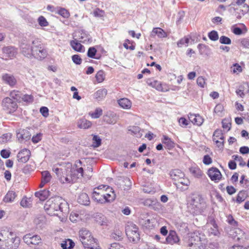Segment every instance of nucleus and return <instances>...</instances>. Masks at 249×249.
<instances>
[{"label": "nucleus", "instance_id": "nucleus-38", "mask_svg": "<svg viewBox=\"0 0 249 249\" xmlns=\"http://www.w3.org/2000/svg\"><path fill=\"white\" fill-rule=\"evenodd\" d=\"M17 195L13 191H9L5 196L3 200L5 202H12L16 198Z\"/></svg>", "mask_w": 249, "mask_h": 249}, {"label": "nucleus", "instance_id": "nucleus-3", "mask_svg": "<svg viewBox=\"0 0 249 249\" xmlns=\"http://www.w3.org/2000/svg\"><path fill=\"white\" fill-rule=\"evenodd\" d=\"M19 244V238L14 236L11 232L4 231L0 233V249H17Z\"/></svg>", "mask_w": 249, "mask_h": 249}, {"label": "nucleus", "instance_id": "nucleus-4", "mask_svg": "<svg viewBox=\"0 0 249 249\" xmlns=\"http://www.w3.org/2000/svg\"><path fill=\"white\" fill-rule=\"evenodd\" d=\"M206 208V204L204 199L199 195L194 196L188 205V211L192 214L201 213Z\"/></svg>", "mask_w": 249, "mask_h": 249}, {"label": "nucleus", "instance_id": "nucleus-5", "mask_svg": "<svg viewBox=\"0 0 249 249\" xmlns=\"http://www.w3.org/2000/svg\"><path fill=\"white\" fill-rule=\"evenodd\" d=\"M79 239L85 249H101L89 231L82 229L79 231Z\"/></svg>", "mask_w": 249, "mask_h": 249}, {"label": "nucleus", "instance_id": "nucleus-20", "mask_svg": "<svg viewBox=\"0 0 249 249\" xmlns=\"http://www.w3.org/2000/svg\"><path fill=\"white\" fill-rule=\"evenodd\" d=\"M170 176L171 178L176 181V182H177V181H179L182 177H185L184 173L179 169L171 170L170 172Z\"/></svg>", "mask_w": 249, "mask_h": 249}, {"label": "nucleus", "instance_id": "nucleus-26", "mask_svg": "<svg viewBox=\"0 0 249 249\" xmlns=\"http://www.w3.org/2000/svg\"><path fill=\"white\" fill-rule=\"evenodd\" d=\"M78 42H79V40H76V39H74V40L71 41L70 45L72 49L75 51L78 52H83L84 51V47Z\"/></svg>", "mask_w": 249, "mask_h": 249}, {"label": "nucleus", "instance_id": "nucleus-58", "mask_svg": "<svg viewBox=\"0 0 249 249\" xmlns=\"http://www.w3.org/2000/svg\"><path fill=\"white\" fill-rule=\"evenodd\" d=\"M97 52L96 49L94 47H90L87 53V55L90 58H94Z\"/></svg>", "mask_w": 249, "mask_h": 249}, {"label": "nucleus", "instance_id": "nucleus-1", "mask_svg": "<svg viewBox=\"0 0 249 249\" xmlns=\"http://www.w3.org/2000/svg\"><path fill=\"white\" fill-rule=\"evenodd\" d=\"M44 208L51 215H58L59 212H65L68 209L67 202L61 197L56 196L48 199L45 202Z\"/></svg>", "mask_w": 249, "mask_h": 249}, {"label": "nucleus", "instance_id": "nucleus-55", "mask_svg": "<svg viewBox=\"0 0 249 249\" xmlns=\"http://www.w3.org/2000/svg\"><path fill=\"white\" fill-rule=\"evenodd\" d=\"M93 145L95 147H99L101 144V139L100 138V137L97 135H94L93 137Z\"/></svg>", "mask_w": 249, "mask_h": 249}, {"label": "nucleus", "instance_id": "nucleus-8", "mask_svg": "<svg viewBox=\"0 0 249 249\" xmlns=\"http://www.w3.org/2000/svg\"><path fill=\"white\" fill-rule=\"evenodd\" d=\"M106 186L103 185L94 188L92 197L95 201L101 204L105 203L106 196L104 195V189H103Z\"/></svg>", "mask_w": 249, "mask_h": 249}, {"label": "nucleus", "instance_id": "nucleus-63", "mask_svg": "<svg viewBox=\"0 0 249 249\" xmlns=\"http://www.w3.org/2000/svg\"><path fill=\"white\" fill-rule=\"evenodd\" d=\"M196 83L198 86L201 88H204L206 84L205 80L202 76H199L197 78Z\"/></svg>", "mask_w": 249, "mask_h": 249}, {"label": "nucleus", "instance_id": "nucleus-24", "mask_svg": "<svg viewBox=\"0 0 249 249\" xmlns=\"http://www.w3.org/2000/svg\"><path fill=\"white\" fill-rule=\"evenodd\" d=\"M77 201L79 203L84 205H89L90 203L88 195L85 193H82L78 196Z\"/></svg>", "mask_w": 249, "mask_h": 249}, {"label": "nucleus", "instance_id": "nucleus-23", "mask_svg": "<svg viewBox=\"0 0 249 249\" xmlns=\"http://www.w3.org/2000/svg\"><path fill=\"white\" fill-rule=\"evenodd\" d=\"M3 80L10 86H14L17 83V80L15 77L9 74H5L2 76Z\"/></svg>", "mask_w": 249, "mask_h": 249}, {"label": "nucleus", "instance_id": "nucleus-30", "mask_svg": "<svg viewBox=\"0 0 249 249\" xmlns=\"http://www.w3.org/2000/svg\"><path fill=\"white\" fill-rule=\"evenodd\" d=\"M119 106L124 109H129L131 107V101L127 98H122L118 100Z\"/></svg>", "mask_w": 249, "mask_h": 249}, {"label": "nucleus", "instance_id": "nucleus-42", "mask_svg": "<svg viewBox=\"0 0 249 249\" xmlns=\"http://www.w3.org/2000/svg\"><path fill=\"white\" fill-rule=\"evenodd\" d=\"M144 205L149 207H153L154 209L155 207L154 206H156L158 208V207H160V203L158 202L156 199H147L144 201Z\"/></svg>", "mask_w": 249, "mask_h": 249}, {"label": "nucleus", "instance_id": "nucleus-35", "mask_svg": "<svg viewBox=\"0 0 249 249\" xmlns=\"http://www.w3.org/2000/svg\"><path fill=\"white\" fill-rule=\"evenodd\" d=\"M189 171L191 174L195 178H200L203 173L202 171L197 166L191 167L189 168Z\"/></svg>", "mask_w": 249, "mask_h": 249}, {"label": "nucleus", "instance_id": "nucleus-13", "mask_svg": "<svg viewBox=\"0 0 249 249\" xmlns=\"http://www.w3.org/2000/svg\"><path fill=\"white\" fill-rule=\"evenodd\" d=\"M21 53L28 58L33 57V45L29 43L22 42L20 46Z\"/></svg>", "mask_w": 249, "mask_h": 249}, {"label": "nucleus", "instance_id": "nucleus-39", "mask_svg": "<svg viewBox=\"0 0 249 249\" xmlns=\"http://www.w3.org/2000/svg\"><path fill=\"white\" fill-rule=\"evenodd\" d=\"M211 227L208 229V232L210 234L213 235H218L219 233L218 230L217 226L214 221H212L210 223Z\"/></svg>", "mask_w": 249, "mask_h": 249}, {"label": "nucleus", "instance_id": "nucleus-10", "mask_svg": "<svg viewBox=\"0 0 249 249\" xmlns=\"http://www.w3.org/2000/svg\"><path fill=\"white\" fill-rule=\"evenodd\" d=\"M2 106L4 110H8L9 113L14 112L18 107L16 101L10 97H6L2 100Z\"/></svg>", "mask_w": 249, "mask_h": 249}, {"label": "nucleus", "instance_id": "nucleus-2", "mask_svg": "<svg viewBox=\"0 0 249 249\" xmlns=\"http://www.w3.org/2000/svg\"><path fill=\"white\" fill-rule=\"evenodd\" d=\"M54 171L59 180L63 184H70L75 182L76 180V178L74 176L75 172L78 173L79 176L84 177V171L82 167L77 169L69 167L67 168H56Z\"/></svg>", "mask_w": 249, "mask_h": 249}, {"label": "nucleus", "instance_id": "nucleus-51", "mask_svg": "<svg viewBox=\"0 0 249 249\" xmlns=\"http://www.w3.org/2000/svg\"><path fill=\"white\" fill-rule=\"evenodd\" d=\"M93 15L96 17L103 18L105 15V13L104 11L96 8L93 11Z\"/></svg>", "mask_w": 249, "mask_h": 249}, {"label": "nucleus", "instance_id": "nucleus-28", "mask_svg": "<svg viewBox=\"0 0 249 249\" xmlns=\"http://www.w3.org/2000/svg\"><path fill=\"white\" fill-rule=\"evenodd\" d=\"M155 35H157L160 38L165 37L167 36L166 32L160 28H154L153 29L151 36H153Z\"/></svg>", "mask_w": 249, "mask_h": 249}, {"label": "nucleus", "instance_id": "nucleus-45", "mask_svg": "<svg viewBox=\"0 0 249 249\" xmlns=\"http://www.w3.org/2000/svg\"><path fill=\"white\" fill-rule=\"evenodd\" d=\"M32 199L31 197H24L21 202L20 205L23 207H30L32 206Z\"/></svg>", "mask_w": 249, "mask_h": 249}, {"label": "nucleus", "instance_id": "nucleus-59", "mask_svg": "<svg viewBox=\"0 0 249 249\" xmlns=\"http://www.w3.org/2000/svg\"><path fill=\"white\" fill-rule=\"evenodd\" d=\"M227 222H228L229 224H230L231 226H234V227L237 226V225H238L237 222L234 219V218L232 217V216L231 215V214H229L227 216Z\"/></svg>", "mask_w": 249, "mask_h": 249}, {"label": "nucleus", "instance_id": "nucleus-29", "mask_svg": "<svg viewBox=\"0 0 249 249\" xmlns=\"http://www.w3.org/2000/svg\"><path fill=\"white\" fill-rule=\"evenodd\" d=\"M128 131L131 134H133L137 137H141L142 134L141 132V128L138 126H129L128 127Z\"/></svg>", "mask_w": 249, "mask_h": 249}, {"label": "nucleus", "instance_id": "nucleus-33", "mask_svg": "<svg viewBox=\"0 0 249 249\" xmlns=\"http://www.w3.org/2000/svg\"><path fill=\"white\" fill-rule=\"evenodd\" d=\"M107 94V90L105 89L98 90L94 94L95 98L98 101L104 99Z\"/></svg>", "mask_w": 249, "mask_h": 249}, {"label": "nucleus", "instance_id": "nucleus-64", "mask_svg": "<svg viewBox=\"0 0 249 249\" xmlns=\"http://www.w3.org/2000/svg\"><path fill=\"white\" fill-rule=\"evenodd\" d=\"M109 249H125V248L118 243H113L110 244Z\"/></svg>", "mask_w": 249, "mask_h": 249}, {"label": "nucleus", "instance_id": "nucleus-44", "mask_svg": "<svg viewBox=\"0 0 249 249\" xmlns=\"http://www.w3.org/2000/svg\"><path fill=\"white\" fill-rule=\"evenodd\" d=\"M231 12H232L233 11L234 12V15L236 17V18L238 19H240L245 14V12H243V9H240L238 8H236L234 7H231L229 10Z\"/></svg>", "mask_w": 249, "mask_h": 249}, {"label": "nucleus", "instance_id": "nucleus-52", "mask_svg": "<svg viewBox=\"0 0 249 249\" xmlns=\"http://www.w3.org/2000/svg\"><path fill=\"white\" fill-rule=\"evenodd\" d=\"M189 42V39L187 37H184L180 39L177 43V45L178 47H181L183 45H185L186 46Z\"/></svg>", "mask_w": 249, "mask_h": 249}, {"label": "nucleus", "instance_id": "nucleus-21", "mask_svg": "<svg viewBox=\"0 0 249 249\" xmlns=\"http://www.w3.org/2000/svg\"><path fill=\"white\" fill-rule=\"evenodd\" d=\"M188 117L193 124L198 126H200L203 122V119L199 115L189 114Z\"/></svg>", "mask_w": 249, "mask_h": 249}, {"label": "nucleus", "instance_id": "nucleus-50", "mask_svg": "<svg viewBox=\"0 0 249 249\" xmlns=\"http://www.w3.org/2000/svg\"><path fill=\"white\" fill-rule=\"evenodd\" d=\"M57 13L64 18H68L70 17V13L65 8H61L58 10Z\"/></svg>", "mask_w": 249, "mask_h": 249}, {"label": "nucleus", "instance_id": "nucleus-19", "mask_svg": "<svg viewBox=\"0 0 249 249\" xmlns=\"http://www.w3.org/2000/svg\"><path fill=\"white\" fill-rule=\"evenodd\" d=\"M30 151L27 149H24L20 151L17 155L18 160L21 162H27L30 157Z\"/></svg>", "mask_w": 249, "mask_h": 249}, {"label": "nucleus", "instance_id": "nucleus-34", "mask_svg": "<svg viewBox=\"0 0 249 249\" xmlns=\"http://www.w3.org/2000/svg\"><path fill=\"white\" fill-rule=\"evenodd\" d=\"M230 234L231 235L233 238L238 240L242 238L243 235V232L239 229L235 228L230 231Z\"/></svg>", "mask_w": 249, "mask_h": 249}, {"label": "nucleus", "instance_id": "nucleus-53", "mask_svg": "<svg viewBox=\"0 0 249 249\" xmlns=\"http://www.w3.org/2000/svg\"><path fill=\"white\" fill-rule=\"evenodd\" d=\"M209 38L213 41H216L218 39V33L215 31H212L208 34Z\"/></svg>", "mask_w": 249, "mask_h": 249}, {"label": "nucleus", "instance_id": "nucleus-32", "mask_svg": "<svg viewBox=\"0 0 249 249\" xmlns=\"http://www.w3.org/2000/svg\"><path fill=\"white\" fill-rule=\"evenodd\" d=\"M35 196L39 198L40 200L43 201L50 196V191L43 190L35 193Z\"/></svg>", "mask_w": 249, "mask_h": 249}, {"label": "nucleus", "instance_id": "nucleus-46", "mask_svg": "<svg viewBox=\"0 0 249 249\" xmlns=\"http://www.w3.org/2000/svg\"><path fill=\"white\" fill-rule=\"evenodd\" d=\"M103 113V110L101 108H97L94 112H89V115L91 116L92 118L97 119L99 118Z\"/></svg>", "mask_w": 249, "mask_h": 249}, {"label": "nucleus", "instance_id": "nucleus-41", "mask_svg": "<svg viewBox=\"0 0 249 249\" xmlns=\"http://www.w3.org/2000/svg\"><path fill=\"white\" fill-rule=\"evenodd\" d=\"M247 196L248 194L246 191H240L237 196L236 201L238 203H240L243 202L247 198Z\"/></svg>", "mask_w": 249, "mask_h": 249}, {"label": "nucleus", "instance_id": "nucleus-15", "mask_svg": "<svg viewBox=\"0 0 249 249\" xmlns=\"http://www.w3.org/2000/svg\"><path fill=\"white\" fill-rule=\"evenodd\" d=\"M208 175L211 179L215 182L219 181L221 178L222 177V175L219 170L215 167H212L209 169Z\"/></svg>", "mask_w": 249, "mask_h": 249}, {"label": "nucleus", "instance_id": "nucleus-54", "mask_svg": "<svg viewBox=\"0 0 249 249\" xmlns=\"http://www.w3.org/2000/svg\"><path fill=\"white\" fill-rule=\"evenodd\" d=\"M219 42L221 44H227V45L231 44V39L226 36H222L220 37Z\"/></svg>", "mask_w": 249, "mask_h": 249}, {"label": "nucleus", "instance_id": "nucleus-12", "mask_svg": "<svg viewBox=\"0 0 249 249\" xmlns=\"http://www.w3.org/2000/svg\"><path fill=\"white\" fill-rule=\"evenodd\" d=\"M180 239L177 235V232L174 231H170L168 236L165 238L164 241H161V243L164 244L173 245L176 244H179Z\"/></svg>", "mask_w": 249, "mask_h": 249}, {"label": "nucleus", "instance_id": "nucleus-49", "mask_svg": "<svg viewBox=\"0 0 249 249\" xmlns=\"http://www.w3.org/2000/svg\"><path fill=\"white\" fill-rule=\"evenodd\" d=\"M95 77L98 83L102 82L105 79L104 72L102 70L98 71L96 74Z\"/></svg>", "mask_w": 249, "mask_h": 249}, {"label": "nucleus", "instance_id": "nucleus-9", "mask_svg": "<svg viewBox=\"0 0 249 249\" xmlns=\"http://www.w3.org/2000/svg\"><path fill=\"white\" fill-rule=\"evenodd\" d=\"M73 38L83 43H89L91 41V37L89 34L84 30H78L73 34Z\"/></svg>", "mask_w": 249, "mask_h": 249}, {"label": "nucleus", "instance_id": "nucleus-37", "mask_svg": "<svg viewBox=\"0 0 249 249\" xmlns=\"http://www.w3.org/2000/svg\"><path fill=\"white\" fill-rule=\"evenodd\" d=\"M61 246L62 249H72L74 246V243L72 240L68 239L63 241Z\"/></svg>", "mask_w": 249, "mask_h": 249}, {"label": "nucleus", "instance_id": "nucleus-22", "mask_svg": "<svg viewBox=\"0 0 249 249\" xmlns=\"http://www.w3.org/2000/svg\"><path fill=\"white\" fill-rule=\"evenodd\" d=\"M94 218L96 222L101 226H107V225L108 220L102 213H96Z\"/></svg>", "mask_w": 249, "mask_h": 249}, {"label": "nucleus", "instance_id": "nucleus-57", "mask_svg": "<svg viewBox=\"0 0 249 249\" xmlns=\"http://www.w3.org/2000/svg\"><path fill=\"white\" fill-rule=\"evenodd\" d=\"M38 22L41 26H47L49 24L48 22L46 19L43 16H40L38 18Z\"/></svg>", "mask_w": 249, "mask_h": 249}, {"label": "nucleus", "instance_id": "nucleus-47", "mask_svg": "<svg viewBox=\"0 0 249 249\" xmlns=\"http://www.w3.org/2000/svg\"><path fill=\"white\" fill-rule=\"evenodd\" d=\"M122 181L123 183L122 185L124 190H129L130 189L131 186V182L128 178H124Z\"/></svg>", "mask_w": 249, "mask_h": 249}, {"label": "nucleus", "instance_id": "nucleus-40", "mask_svg": "<svg viewBox=\"0 0 249 249\" xmlns=\"http://www.w3.org/2000/svg\"><path fill=\"white\" fill-rule=\"evenodd\" d=\"M22 93L18 90H13L10 93V98L14 101L20 102Z\"/></svg>", "mask_w": 249, "mask_h": 249}, {"label": "nucleus", "instance_id": "nucleus-36", "mask_svg": "<svg viewBox=\"0 0 249 249\" xmlns=\"http://www.w3.org/2000/svg\"><path fill=\"white\" fill-rule=\"evenodd\" d=\"M213 141L216 143H220V141H219L217 139H219L221 140H223L224 136L222 132V130L220 129H216L214 131L213 134Z\"/></svg>", "mask_w": 249, "mask_h": 249}, {"label": "nucleus", "instance_id": "nucleus-11", "mask_svg": "<svg viewBox=\"0 0 249 249\" xmlns=\"http://www.w3.org/2000/svg\"><path fill=\"white\" fill-rule=\"evenodd\" d=\"M23 240L28 245H38L41 241L40 236L32 233H28L25 235L23 237Z\"/></svg>", "mask_w": 249, "mask_h": 249}, {"label": "nucleus", "instance_id": "nucleus-14", "mask_svg": "<svg viewBox=\"0 0 249 249\" xmlns=\"http://www.w3.org/2000/svg\"><path fill=\"white\" fill-rule=\"evenodd\" d=\"M200 245V238L195 234H193L188 240V247H190V249H197Z\"/></svg>", "mask_w": 249, "mask_h": 249}, {"label": "nucleus", "instance_id": "nucleus-31", "mask_svg": "<svg viewBox=\"0 0 249 249\" xmlns=\"http://www.w3.org/2000/svg\"><path fill=\"white\" fill-rule=\"evenodd\" d=\"M77 124L78 127L82 129H88L89 128L92 124L91 122L84 118L79 120Z\"/></svg>", "mask_w": 249, "mask_h": 249}, {"label": "nucleus", "instance_id": "nucleus-60", "mask_svg": "<svg viewBox=\"0 0 249 249\" xmlns=\"http://www.w3.org/2000/svg\"><path fill=\"white\" fill-rule=\"evenodd\" d=\"M222 127L224 129H227L228 131L230 130L231 127V124L228 120L224 119L222 122Z\"/></svg>", "mask_w": 249, "mask_h": 249}, {"label": "nucleus", "instance_id": "nucleus-17", "mask_svg": "<svg viewBox=\"0 0 249 249\" xmlns=\"http://www.w3.org/2000/svg\"><path fill=\"white\" fill-rule=\"evenodd\" d=\"M147 83L148 85L155 88L159 91H165L167 90L166 88L164 87V86H165V85L162 84L160 82L157 80L148 79L147 81Z\"/></svg>", "mask_w": 249, "mask_h": 249}, {"label": "nucleus", "instance_id": "nucleus-6", "mask_svg": "<svg viewBox=\"0 0 249 249\" xmlns=\"http://www.w3.org/2000/svg\"><path fill=\"white\" fill-rule=\"evenodd\" d=\"M31 42L34 49L33 57L40 60L45 58L47 55V52L42 46L41 41L37 38H34Z\"/></svg>", "mask_w": 249, "mask_h": 249}, {"label": "nucleus", "instance_id": "nucleus-56", "mask_svg": "<svg viewBox=\"0 0 249 249\" xmlns=\"http://www.w3.org/2000/svg\"><path fill=\"white\" fill-rule=\"evenodd\" d=\"M21 100L27 103H31L33 101V97L31 95L22 94L21 101Z\"/></svg>", "mask_w": 249, "mask_h": 249}, {"label": "nucleus", "instance_id": "nucleus-25", "mask_svg": "<svg viewBox=\"0 0 249 249\" xmlns=\"http://www.w3.org/2000/svg\"><path fill=\"white\" fill-rule=\"evenodd\" d=\"M107 189L109 190V193H107V191L104 190V195L106 196L105 198V199H106L105 203L111 202L113 201L116 197V195L114 191H112V188L108 187Z\"/></svg>", "mask_w": 249, "mask_h": 249}, {"label": "nucleus", "instance_id": "nucleus-48", "mask_svg": "<svg viewBox=\"0 0 249 249\" xmlns=\"http://www.w3.org/2000/svg\"><path fill=\"white\" fill-rule=\"evenodd\" d=\"M42 180L46 183L49 182L51 179L50 173L48 171H45L42 172Z\"/></svg>", "mask_w": 249, "mask_h": 249}, {"label": "nucleus", "instance_id": "nucleus-18", "mask_svg": "<svg viewBox=\"0 0 249 249\" xmlns=\"http://www.w3.org/2000/svg\"><path fill=\"white\" fill-rule=\"evenodd\" d=\"M190 183V181L187 178L182 177L179 181L175 182V184L178 189H180L181 191H183L187 189Z\"/></svg>", "mask_w": 249, "mask_h": 249}, {"label": "nucleus", "instance_id": "nucleus-61", "mask_svg": "<svg viewBox=\"0 0 249 249\" xmlns=\"http://www.w3.org/2000/svg\"><path fill=\"white\" fill-rule=\"evenodd\" d=\"M11 136V135L10 133L4 134L0 137V142H6L10 139Z\"/></svg>", "mask_w": 249, "mask_h": 249}, {"label": "nucleus", "instance_id": "nucleus-16", "mask_svg": "<svg viewBox=\"0 0 249 249\" xmlns=\"http://www.w3.org/2000/svg\"><path fill=\"white\" fill-rule=\"evenodd\" d=\"M2 52L5 57L11 59L16 56L18 49L13 46H7L2 49Z\"/></svg>", "mask_w": 249, "mask_h": 249}, {"label": "nucleus", "instance_id": "nucleus-43", "mask_svg": "<svg viewBox=\"0 0 249 249\" xmlns=\"http://www.w3.org/2000/svg\"><path fill=\"white\" fill-rule=\"evenodd\" d=\"M162 143L165 144L168 149H171L175 146L174 142L166 136H163Z\"/></svg>", "mask_w": 249, "mask_h": 249}, {"label": "nucleus", "instance_id": "nucleus-7", "mask_svg": "<svg viewBox=\"0 0 249 249\" xmlns=\"http://www.w3.org/2000/svg\"><path fill=\"white\" fill-rule=\"evenodd\" d=\"M125 233L130 241L136 242L140 239L138 228L132 222H127L125 226Z\"/></svg>", "mask_w": 249, "mask_h": 249}, {"label": "nucleus", "instance_id": "nucleus-62", "mask_svg": "<svg viewBox=\"0 0 249 249\" xmlns=\"http://www.w3.org/2000/svg\"><path fill=\"white\" fill-rule=\"evenodd\" d=\"M71 58L73 63L77 65H80L82 63V59L78 54L72 55Z\"/></svg>", "mask_w": 249, "mask_h": 249}, {"label": "nucleus", "instance_id": "nucleus-27", "mask_svg": "<svg viewBox=\"0 0 249 249\" xmlns=\"http://www.w3.org/2000/svg\"><path fill=\"white\" fill-rule=\"evenodd\" d=\"M31 138V135L27 130H22L21 132L17 134V138L19 142H21L23 141H27Z\"/></svg>", "mask_w": 249, "mask_h": 249}]
</instances>
